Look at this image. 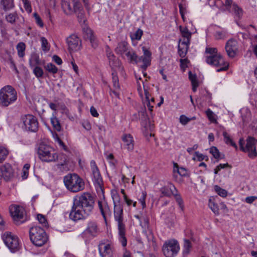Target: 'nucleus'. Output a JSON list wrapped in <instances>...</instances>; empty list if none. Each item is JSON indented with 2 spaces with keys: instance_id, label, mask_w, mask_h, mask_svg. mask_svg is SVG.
<instances>
[{
  "instance_id": "4468645a",
  "label": "nucleus",
  "mask_w": 257,
  "mask_h": 257,
  "mask_svg": "<svg viewBox=\"0 0 257 257\" xmlns=\"http://www.w3.org/2000/svg\"><path fill=\"white\" fill-rule=\"evenodd\" d=\"M90 165L95 186L97 189H99L100 190L102 191L103 182L99 169L97 166L95 161L91 160L90 163Z\"/></svg>"
},
{
  "instance_id": "680f3d73",
  "label": "nucleus",
  "mask_w": 257,
  "mask_h": 257,
  "mask_svg": "<svg viewBox=\"0 0 257 257\" xmlns=\"http://www.w3.org/2000/svg\"><path fill=\"white\" fill-rule=\"evenodd\" d=\"M41 41L42 42V50L44 51L49 50V48L48 47V43L47 40L45 37H42Z\"/></svg>"
},
{
  "instance_id": "4c0bfd02",
  "label": "nucleus",
  "mask_w": 257,
  "mask_h": 257,
  "mask_svg": "<svg viewBox=\"0 0 257 257\" xmlns=\"http://www.w3.org/2000/svg\"><path fill=\"white\" fill-rule=\"evenodd\" d=\"M51 122L54 128L58 132L61 130V126L58 118L53 115L51 118Z\"/></svg>"
},
{
  "instance_id": "603ef678",
  "label": "nucleus",
  "mask_w": 257,
  "mask_h": 257,
  "mask_svg": "<svg viewBox=\"0 0 257 257\" xmlns=\"http://www.w3.org/2000/svg\"><path fill=\"white\" fill-rule=\"evenodd\" d=\"M30 166L28 164H26L23 168L22 173V178L23 179H26L27 178L29 175V170L30 169Z\"/></svg>"
},
{
  "instance_id": "1a4fd4ad",
  "label": "nucleus",
  "mask_w": 257,
  "mask_h": 257,
  "mask_svg": "<svg viewBox=\"0 0 257 257\" xmlns=\"http://www.w3.org/2000/svg\"><path fill=\"white\" fill-rule=\"evenodd\" d=\"M10 212L15 223L17 225H20L25 222L27 219L25 216V210L22 206L17 205H11Z\"/></svg>"
},
{
  "instance_id": "dca6fc26",
  "label": "nucleus",
  "mask_w": 257,
  "mask_h": 257,
  "mask_svg": "<svg viewBox=\"0 0 257 257\" xmlns=\"http://www.w3.org/2000/svg\"><path fill=\"white\" fill-rule=\"evenodd\" d=\"M98 251L101 257H112L113 245L111 243H106L101 241L98 244Z\"/></svg>"
},
{
  "instance_id": "2eb2a0df",
  "label": "nucleus",
  "mask_w": 257,
  "mask_h": 257,
  "mask_svg": "<svg viewBox=\"0 0 257 257\" xmlns=\"http://www.w3.org/2000/svg\"><path fill=\"white\" fill-rule=\"evenodd\" d=\"M99 230L97 223L94 221H90L88 222L87 227L82 233V237L84 238H91L97 236Z\"/></svg>"
},
{
  "instance_id": "412c9836",
  "label": "nucleus",
  "mask_w": 257,
  "mask_h": 257,
  "mask_svg": "<svg viewBox=\"0 0 257 257\" xmlns=\"http://www.w3.org/2000/svg\"><path fill=\"white\" fill-rule=\"evenodd\" d=\"M57 156L58 157L56 159V161H58L60 162L57 165V168L62 171L66 172L69 171V168L68 167V161L67 155L63 153H57Z\"/></svg>"
},
{
  "instance_id": "3c124183",
  "label": "nucleus",
  "mask_w": 257,
  "mask_h": 257,
  "mask_svg": "<svg viewBox=\"0 0 257 257\" xmlns=\"http://www.w3.org/2000/svg\"><path fill=\"white\" fill-rule=\"evenodd\" d=\"M174 171H177L178 173L182 176H184L186 174V170L183 168H179V166L177 163H174Z\"/></svg>"
},
{
  "instance_id": "9b49d317",
  "label": "nucleus",
  "mask_w": 257,
  "mask_h": 257,
  "mask_svg": "<svg viewBox=\"0 0 257 257\" xmlns=\"http://www.w3.org/2000/svg\"><path fill=\"white\" fill-rule=\"evenodd\" d=\"M2 238L11 251L13 252L18 251L20 249L19 239L11 232H6L2 236Z\"/></svg>"
},
{
  "instance_id": "f257e3e1",
  "label": "nucleus",
  "mask_w": 257,
  "mask_h": 257,
  "mask_svg": "<svg viewBox=\"0 0 257 257\" xmlns=\"http://www.w3.org/2000/svg\"><path fill=\"white\" fill-rule=\"evenodd\" d=\"M95 202V196L88 192L76 196L73 198L69 218L74 221L85 219L92 214Z\"/></svg>"
},
{
  "instance_id": "aec40b11",
  "label": "nucleus",
  "mask_w": 257,
  "mask_h": 257,
  "mask_svg": "<svg viewBox=\"0 0 257 257\" xmlns=\"http://www.w3.org/2000/svg\"><path fill=\"white\" fill-rule=\"evenodd\" d=\"M225 50L229 57L233 58L237 51V42L234 39H230L226 43Z\"/></svg>"
},
{
  "instance_id": "f03ea898",
  "label": "nucleus",
  "mask_w": 257,
  "mask_h": 257,
  "mask_svg": "<svg viewBox=\"0 0 257 257\" xmlns=\"http://www.w3.org/2000/svg\"><path fill=\"white\" fill-rule=\"evenodd\" d=\"M205 53L208 54L206 57V63L210 65L218 68L217 72L226 71L228 69L229 64L225 62L222 56L217 53V50L215 48H206Z\"/></svg>"
},
{
  "instance_id": "ea45409f",
  "label": "nucleus",
  "mask_w": 257,
  "mask_h": 257,
  "mask_svg": "<svg viewBox=\"0 0 257 257\" xmlns=\"http://www.w3.org/2000/svg\"><path fill=\"white\" fill-rule=\"evenodd\" d=\"M191 247V242L188 239H185L183 251L184 256L187 255L189 253Z\"/></svg>"
},
{
  "instance_id": "864d4df0",
  "label": "nucleus",
  "mask_w": 257,
  "mask_h": 257,
  "mask_svg": "<svg viewBox=\"0 0 257 257\" xmlns=\"http://www.w3.org/2000/svg\"><path fill=\"white\" fill-rule=\"evenodd\" d=\"M33 68H34L33 72L37 77L40 78L43 76L44 72L43 70L41 67L37 66L33 67Z\"/></svg>"
},
{
  "instance_id": "338daca9",
  "label": "nucleus",
  "mask_w": 257,
  "mask_h": 257,
  "mask_svg": "<svg viewBox=\"0 0 257 257\" xmlns=\"http://www.w3.org/2000/svg\"><path fill=\"white\" fill-rule=\"evenodd\" d=\"M189 79L191 82V84L197 83L198 80L197 79L196 75L195 74H193L191 71L188 72Z\"/></svg>"
},
{
  "instance_id": "a18cd8bd",
  "label": "nucleus",
  "mask_w": 257,
  "mask_h": 257,
  "mask_svg": "<svg viewBox=\"0 0 257 257\" xmlns=\"http://www.w3.org/2000/svg\"><path fill=\"white\" fill-rule=\"evenodd\" d=\"M45 68L49 73L53 74L57 73L58 70L57 67L52 63H48L45 66Z\"/></svg>"
},
{
  "instance_id": "c756f323",
  "label": "nucleus",
  "mask_w": 257,
  "mask_h": 257,
  "mask_svg": "<svg viewBox=\"0 0 257 257\" xmlns=\"http://www.w3.org/2000/svg\"><path fill=\"white\" fill-rule=\"evenodd\" d=\"M119 240L123 247H125L127 244V239L125 235V227H118Z\"/></svg>"
},
{
  "instance_id": "9d476101",
  "label": "nucleus",
  "mask_w": 257,
  "mask_h": 257,
  "mask_svg": "<svg viewBox=\"0 0 257 257\" xmlns=\"http://www.w3.org/2000/svg\"><path fill=\"white\" fill-rule=\"evenodd\" d=\"M21 120L23 123L22 128L26 131L36 132L38 130L39 123L37 117L32 114L22 116Z\"/></svg>"
},
{
  "instance_id": "09e8293b",
  "label": "nucleus",
  "mask_w": 257,
  "mask_h": 257,
  "mask_svg": "<svg viewBox=\"0 0 257 257\" xmlns=\"http://www.w3.org/2000/svg\"><path fill=\"white\" fill-rule=\"evenodd\" d=\"M201 95L203 98V100L208 102L210 101L211 99V94L208 91L206 90H202L201 92Z\"/></svg>"
},
{
  "instance_id": "37998d69",
  "label": "nucleus",
  "mask_w": 257,
  "mask_h": 257,
  "mask_svg": "<svg viewBox=\"0 0 257 257\" xmlns=\"http://www.w3.org/2000/svg\"><path fill=\"white\" fill-rule=\"evenodd\" d=\"M112 79L113 86L114 89H119L120 88V86L119 84L118 77L117 76V73L115 71H114L112 72Z\"/></svg>"
},
{
  "instance_id": "2f4dec72",
  "label": "nucleus",
  "mask_w": 257,
  "mask_h": 257,
  "mask_svg": "<svg viewBox=\"0 0 257 257\" xmlns=\"http://www.w3.org/2000/svg\"><path fill=\"white\" fill-rule=\"evenodd\" d=\"M109 64L111 68L112 72L115 71V69L119 68L120 66V62H119L118 58H117L115 56H113V58H110L108 59Z\"/></svg>"
},
{
  "instance_id": "6e6552de",
  "label": "nucleus",
  "mask_w": 257,
  "mask_h": 257,
  "mask_svg": "<svg viewBox=\"0 0 257 257\" xmlns=\"http://www.w3.org/2000/svg\"><path fill=\"white\" fill-rule=\"evenodd\" d=\"M244 141L243 139L240 138L239 140L240 149L244 152H248V156L250 158L254 159L257 156V152L255 145L257 144V140L254 138L249 136L246 139V144L244 147Z\"/></svg>"
},
{
  "instance_id": "423d86ee",
  "label": "nucleus",
  "mask_w": 257,
  "mask_h": 257,
  "mask_svg": "<svg viewBox=\"0 0 257 257\" xmlns=\"http://www.w3.org/2000/svg\"><path fill=\"white\" fill-rule=\"evenodd\" d=\"M29 235L31 241L37 246L43 245L48 240L45 231L39 226L31 227L29 230Z\"/></svg>"
},
{
  "instance_id": "f704fd0d",
  "label": "nucleus",
  "mask_w": 257,
  "mask_h": 257,
  "mask_svg": "<svg viewBox=\"0 0 257 257\" xmlns=\"http://www.w3.org/2000/svg\"><path fill=\"white\" fill-rule=\"evenodd\" d=\"M1 4L5 11L10 10L14 7V0H2Z\"/></svg>"
},
{
  "instance_id": "393cba45",
  "label": "nucleus",
  "mask_w": 257,
  "mask_h": 257,
  "mask_svg": "<svg viewBox=\"0 0 257 257\" xmlns=\"http://www.w3.org/2000/svg\"><path fill=\"white\" fill-rule=\"evenodd\" d=\"M98 207L104 220L106 221L107 216H111V211L107 202L99 201Z\"/></svg>"
},
{
  "instance_id": "f8f14e48",
  "label": "nucleus",
  "mask_w": 257,
  "mask_h": 257,
  "mask_svg": "<svg viewBox=\"0 0 257 257\" xmlns=\"http://www.w3.org/2000/svg\"><path fill=\"white\" fill-rule=\"evenodd\" d=\"M180 249L178 242L175 239L166 241L162 247V250L166 257H174Z\"/></svg>"
},
{
  "instance_id": "bb28decb",
  "label": "nucleus",
  "mask_w": 257,
  "mask_h": 257,
  "mask_svg": "<svg viewBox=\"0 0 257 257\" xmlns=\"http://www.w3.org/2000/svg\"><path fill=\"white\" fill-rule=\"evenodd\" d=\"M125 149L132 151L134 148L133 137L130 134L124 135L122 138Z\"/></svg>"
},
{
  "instance_id": "a878e982",
  "label": "nucleus",
  "mask_w": 257,
  "mask_h": 257,
  "mask_svg": "<svg viewBox=\"0 0 257 257\" xmlns=\"http://www.w3.org/2000/svg\"><path fill=\"white\" fill-rule=\"evenodd\" d=\"M86 37L90 41L92 48L96 49L98 46V41L96 36L94 35L93 31L89 28H87L85 30Z\"/></svg>"
},
{
  "instance_id": "b1692460",
  "label": "nucleus",
  "mask_w": 257,
  "mask_h": 257,
  "mask_svg": "<svg viewBox=\"0 0 257 257\" xmlns=\"http://www.w3.org/2000/svg\"><path fill=\"white\" fill-rule=\"evenodd\" d=\"M161 194L165 196L171 197L172 195H176L177 191L175 186L172 183H168L167 185L160 189Z\"/></svg>"
},
{
  "instance_id": "5fc2aeb1",
  "label": "nucleus",
  "mask_w": 257,
  "mask_h": 257,
  "mask_svg": "<svg viewBox=\"0 0 257 257\" xmlns=\"http://www.w3.org/2000/svg\"><path fill=\"white\" fill-rule=\"evenodd\" d=\"M208 118V119L212 122H216V120L214 116V114L213 112L209 108H208L205 112Z\"/></svg>"
},
{
  "instance_id": "c85d7f7f",
  "label": "nucleus",
  "mask_w": 257,
  "mask_h": 257,
  "mask_svg": "<svg viewBox=\"0 0 257 257\" xmlns=\"http://www.w3.org/2000/svg\"><path fill=\"white\" fill-rule=\"evenodd\" d=\"M189 44V43H186L185 41L180 40V44L178 45V54L180 57L184 58L185 57Z\"/></svg>"
},
{
  "instance_id": "58836bf2",
  "label": "nucleus",
  "mask_w": 257,
  "mask_h": 257,
  "mask_svg": "<svg viewBox=\"0 0 257 257\" xmlns=\"http://www.w3.org/2000/svg\"><path fill=\"white\" fill-rule=\"evenodd\" d=\"M9 153V151L7 148L0 146V164L6 159Z\"/></svg>"
},
{
  "instance_id": "6e6d98bb",
  "label": "nucleus",
  "mask_w": 257,
  "mask_h": 257,
  "mask_svg": "<svg viewBox=\"0 0 257 257\" xmlns=\"http://www.w3.org/2000/svg\"><path fill=\"white\" fill-rule=\"evenodd\" d=\"M147 196V193L145 191H142L141 195L139 199V201L141 203L142 206L143 208H144L146 207V198Z\"/></svg>"
},
{
  "instance_id": "e2e57ef3",
  "label": "nucleus",
  "mask_w": 257,
  "mask_h": 257,
  "mask_svg": "<svg viewBox=\"0 0 257 257\" xmlns=\"http://www.w3.org/2000/svg\"><path fill=\"white\" fill-rule=\"evenodd\" d=\"M180 62L181 68L183 70H185V69L188 67L187 64L189 62V61L187 58L181 59L180 60Z\"/></svg>"
},
{
  "instance_id": "a19ab883",
  "label": "nucleus",
  "mask_w": 257,
  "mask_h": 257,
  "mask_svg": "<svg viewBox=\"0 0 257 257\" xmlns=\"http://www.w3.org/2000/svg\"><path fill=\"white\" fill-rule=\"evenodd\" d=\"M17 19H18V16L16 12L10 13L6 16V21L11 24H14Z\"/></svg>"
},
{
  "instance_id": "bf43d9fd",
  "label": "nucleus",
  "mask_w": 257,
  "mask_h": 257,
  "mask_svg": "<svg viewBox=\"0 0 257 257\" xmlns=\"http://www.w3.org/2000/svg\"><path fill=\"white\" fill-rule=\"evenodd\" d=\"M33 16L35 19L36 24L41 28H43L44 27V23L39 15L37 13H34Z\"/></svg>"
},
{
  "instance_id": "7c9ffc66",
  "label": "nucleus",
  "mask_w": 257,
  "mask_h": 257,
  "mask_svg": "<svg viewBox=\"0 0 257 257\" xmlns=\"http://www.w3.org/2000/svg\"><path fill=\"white\" fill-rule=\"evenodd\" d=\"M179 29L182 37L184 38L182 41H185L186 43L190 44L191 33L189 31L187 27L180 26Z\"/></svg>"
},
{
  "instance_id": "a211bd4d",
  "label": "nucleus",
  "mask_w": 257,
  "mask_h": 257,
  "mask_svg": "<svg viewBox=\"0 0 257 257\" xmlns=\"http://www.w3.org/2000/svg\"><path fill=\"white\" fill-rule=\"evenodd\" d=\"M66 42L70 51H77L81 48L80 39L75 35H72L67 38Z\"/></svg>"
},
{
  "instance_id": "f3484780",
  "label": "nucleus",
  "mask_w": 257,
  "mask_h": 257,
  "mask_svg": "<svg viewBox=\"0 0 257 257\" xmlns=\"http://www.w3.org/2000/svg\"><path fill=\"white\" fill-rule=\"evenodd\" d=\"M143 55L139 57L138 62H142L143 64L141 66V68L145 71L147 67L151 65V52L145 47H142Z\"/></svg>"
},
{
  "instance_id": "69168bd1",
  "label": "nucleus",
  "mask_w": 257,
  "mask_h": 257,
  "mask_svg": "<svg viewBox=\"0 0 257 257\" xmlns=\"http://www.w3.org/2000/svg\"><path fill=\"white\" fill-rule=\"evenodd\" d=\"M179 121H180V122L182 124V125H186L189 121H190V119H189V118L187 117L186 116H185V115H180V118H179Z\"/></svg>"
},
{
  "instance_id": "c9c22d12",
  "label": "nucleus",
  "mask_w": 257,
  "mask_h": 257,
  "mask_svg": "<svg viewBox=\"0 0 257 257\" xmlns=\"http://www.w3.org/2000/svg\"><path fill=\"white\" fill-rule=\"evenodd\" d=\"M26 49V45L23 42H20L17 46V50L18 56L23 58L25 56V51Z\"/></svg>"
},
{
  "instance_id": "79ce46f5",
  "label": "nucleus",
  "mask_w": 257,
  "mask_h": 257,
  "mask_svg": "<svg viewBox=\"0 0 257 257\" xmlns=\"http://www.w3.org/2000/svg\"><path fill=\"white\" fill-rule=\"evenodd\" d=\"M125 55L131 62H135L136 63L138 62L139 58L134 51L129 50Z\"/></svg>"
},
{
  "instance_id": "72a5a7b5",
  "label": "nucleus",
  "mask_w": 257,
  "mask_h": 257,
  "mask_svg": "<svg viewBox=\"0 0 257 257\" xmlns=\"http://www.w3.org/2000/svg\"><path fill=\"white\" fill-rule=\"evenodd\" d=\"M29 63L32 68L39 65L40 64V61L39 56L36 54H32L29 59Z\"/></svg>"
},
{
  "instance_id": "20e7f679",
  "label": "nucleus",
  "mask_w": 257,
  "mask_h": 257,
  "mask_svg": "<svg viewBox=\"0 0 257 257\" xmlns=\"http://www.w3.org/2000/svg\"><path fill=\"white\" fill-rule=\"evenodd\" d=\"M63 182L67 190L73 193L82 191L85 187L83 180L76 173H69L65 176Z\"/></svg>"
},
{
  "instance_id": "0eeeda50",
  "label": "nucleus",
  "mask_w": 257,
  "mask_h": 257,
  "mask_svg": "<svg viewBox=\"0 0 257 257\" xmlns=\"http://www.w3.org/2000/svg\"><path fill=\"white\" fill-rule=\"evenodd\" d=\"M39 158L46 162H56L57 153L51 147L45 144H40L38 150Z\"/></svg>"
},
{
  "instance_id": "0e129e2a",
  "label": "nucleus",
  "mask_w": 257,
  "mask_h": 257,
  "mask_svg": "<svg viewBox=\"0 0 257 257\" xmlns=\"http://www.w3.org/2000/svg\"><path fill=\"white\" fill-rule=\"evenodd\" d=\"M143 34V31L141 29H139L136 31V32L134 34V36L132 38L136 39L137 40H139L141 39Z\"/></svg>"
},
{
  "instance_id": "4d7b16f0",
  "label": "nucleus",
  "mask_w": 257,
  "mask_h": 257,
  "mask_svg": "<svg viewBox=\"0 0 257 257\" xmlns=\"http://www.w3.org/2000/svg\"><path fill=\"white\" fill-rule=\"evenodd\" d=\"M140 225L142 227L147 228L149 226V219L147 216H142Z\"/></svg>"
},
{
  "instance_id": "8fccbe9b",
  "label": "nucleus",
  "mask_w": 257,
  "mask_h": 257,
  "mask_svg": "<svg viewBox=\"0 0 257 257\" xmlns=\"http://www.w3.org/2000/svg\"><path fill=\"white\" fill-rule=\"evenodd\" d=\"M111 197L113 199L114 205L115 204L116 205L118 204V203L121 204L119 194L116 191H113L111 192Z\"/></svg>"
},
{
  "instance_id": "de8ad7c7",
  "label": "nucleus",
  "mask_w": 257,
  "mask_h": 257,
  "mask_svg": "<svg viewBox=\"0 0 257 257\" xmlns=\"http://www.w3.org/2000/svg\"><path fill=\"white\" fill-rule=\"evenodd\" d=\"M208 206L215 214H219V208L217 206V205L213 201H212L211 199H209V200Z\"/></svg>"
},
{
  "instance_id": "774afa93",
  "label": "nucleus",
  "mask_w": 257,
  "mask_h": 257,
  "mask_svg": "<svg viewBox=\"0 0 257 257\" xmlns=\"http://www.w3.org/2000/svg\"><path fill=\"white\" fill-rule=\"evenodd\" d=\"M195 156L199 161H201L203 160H208V157L207 156L204 155L200 153L199 152H195Z\"/></svg>"
},
{
  "instance_id": "ddd939ff",
  "label": "nucleus",
  "mask_w": 257,
  "mask_h": 257,
  "mask_svg": "<svg viewBox=\"0 0 257 257\" xmlns=\"http://www.w3.org/2000/svg\"><path fill=\"white\" fill-rule=\"evenodd\" d=\"M224 6L225 10L231 13L235 19L240 20L243 15V10L233 0H225Z\"/></svg>"
},
{
  "instance_id": "6ab92c4d",
  "label": "nucleus",
  "mask_w": 257,
  "mask_h": 257,
  "mask_svg": "<svg viewBox=\"0 0 257 257\" xmlns=\"http://www.w3.org/2000/svg\"><path fill=\"white\" fill-rule=\"evenodd\" d=\"M113 213L115 220L117 222L118 227L125 226L123 222V208L121 204H114Z\"/></svg>"
},
{
  "instance_id": "c03bdc74",
  "label": "nucleus",
  "mask_w": 257,
  "mask_h": 257,
  "mask_svg": "<svg viewBox=\"0 0 257 257\" xmlns=\"http://www.w3.org/2000/svg\"><path fill=\"white\" fill-rule=\"evenodd\" d=\"M209 152L212 155L214 158L217 159V162H218L219 160L223 158V157L221 156L219 150L215 147H211Z\"/></svg>"
},
{
  "instance_id": "cd10ccee",
  "label": "nucleus",
  "mask_w": 257,
  "mask_h": 257,
  "mask_svg": "<svg viewBox=\"0 0 257 257\" xmlns=\"http://www.w3.org/2000/svg\"><path fill=\"white\" fill-rule=\"evenodd\" d=\"M129 50L127 43L125 41H122L118 44L115 51L117 54L122 55L124 54L125 55Z\"/></svg>"
},
{
  "instance_id": "473e14b6",
  "label": "nucleus",
  "mask_w": 257,
  "mask_h": 257,
  "mask_svg": "<svg viewBox=\"0 0 257 257\" xmlns=\"http://www.w3.org/2000/svg\"><path fill=\"white\" fill-rule=\"evenodd\" d=\"M109 64L111 68L112 72L115 71V69L119 68L120 66V62H119L118 58H117L115 56H113V58H110L108 59Z\"/></svg>"
},
{
  "instance_id": "e433bc0d",
  "label": "nucleus",
  "mask_w": 257,
  "mask_h": 257,
  "mask_svg": "<svg viewBox=\"0 0 257 257\" xmlns=\"http://www.w3.org/2000/svg\"><path fill=\"white\" fill-rule=\"evenodd\" d=\"M223 136L224 137V141L226 144L230 145L237 149V145L230 138L229 135L226 132L224 131L223 132Z\"/></svg>"
},
{
  "instance_id": "4be33fe9",
  "label": "nucleus",
  "mask_w": 257,
  "mask_h": 257,
  "mask_svg": "<svg viewBox=\"0 0 257 257\" xmlns=\"http://www.w3.org/2000/svg\"><path fill=\"white\" fill-rule=\"evenodd\" d=\"M0 170L3 177L6 181L11 180L14 177V170L9 164H5L1 166Z\"/></svg>"
},
{
  "instance_id": "052dcab7",
  "label": "nucleus",
  "mask_w": 257,
  "mask_h": 257,
  "mask_svg": "<svg viewBox=\"0 0 257 257\" xmlns=\"http://www.w3.org/2000/svg\"><path fill=\"white\" fill-rule=\"evenodd\" d=\"M37 219L39 221V222L43 226H46L47 224V222L46 219L44 215L41 214H39L37 215Z\"/></svg>"
},
{
  "instance_id": "7ed1b4c3",
  "label": "nucleus",
  "mask_w": 257,
  "mask_h": 257,
  "mask_svg": "<svg viewBox=\"0 0 257 257\" xmlns=\"http://www.w3.org/2000/svg\"><path fill=\"white\" fill-rule=\"evenodd\" d=\"M61 7L65 14L70 15L75 13L80 22H84V11L78 0H62Z\"/></svg>"
},
{
  "instance_id": "13d9d810",
  "label": "nucleus",
  "mask_w": 257,
  "mask_h": 257,
  "mask_svg": "<svg viewBox=\"0 0 257 257\" xmlns=\"http://www.w3.org/2000/svg\"><path fill=\"white\" fill-rule=\"evenodd\" d=\"M22 1L24 4V9L29 14H30L32 11L31 3L30 2V1L29 0H22Z\"/></svg>"
},
{
  "instance_id": "39448f33",
  "label": "nucleus",
  "mask_w": 257,
  "mask_h": 257,
  "mask_svg": "<svg viewBox=\"0 0 257 257\" xmlns=\"http://www.w3.org/2000/svg\"><path fill=\"white\" fill-rule=\"evenodd\" d=\"M17 98V94L15 89L10 85L2 88L0 90V105L8 106L14 103Z\"/></svg>"
},
{
  "instance_id": "5701e85b",
  "label": "nucleus",
  "mask_w": 257,
  "mask_h": 257,
  "mask_svg": "<svg viewBox=\"0 0 257 257\" xmlns=\"http://www.w3.org/2000/svg\"><path fill=\"white\" fill-rule=\"evenodd\" d=\"M138 115L139 119L141 121V125L144 127L145 130H148L149 127H151L150 119L147 114L146 107L139 111Z\"/></svg>"
},
{
  "instance_id": "49530a36",
  "label": "nucleus",
  "mask_w": 257,
  "mask_h": 257,
  "mask_svg": "<svg viewBox=\"0 0 257 257\" xmlns=\"http://www.w3.org/2000/svg\"><path fill=\"white\" fill-rule=\"evenodd\" d=\"M214 189L215 192L220 196L222 197H225L227 196V192L226 190L221 188L218 185L214 186Z\"/></svg>"
}]
</instances>
